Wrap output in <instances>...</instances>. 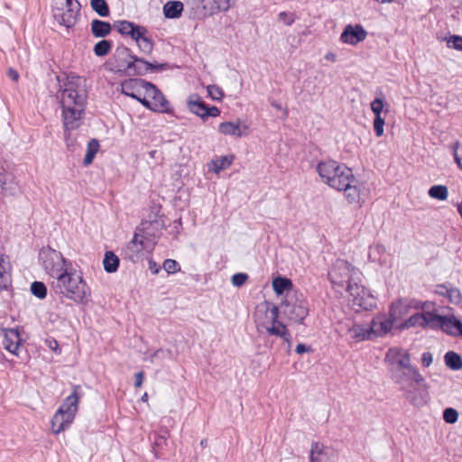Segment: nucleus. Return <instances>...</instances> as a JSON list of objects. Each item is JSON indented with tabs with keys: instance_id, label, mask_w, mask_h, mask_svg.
Here are the masks:
<instances>
[{
	"instance_id": "9b49d317",
	"label": "nucleus",
	"mask_w": 462,
	"mask_h": 462,
	"mask_svg": "<svg viewBox=\"0 0 462 462\" xmlns=\"http://www.w3.org/2000/svg\"><path fill=\"white\" fill-rule=\"evenodd\" d=\"M392 379L400 386V389H404V386L409 383L424 384L425 380L419 369L411 363L409 368H393Z\"/></svg>"
},
{
	"instance_id": "20e7f679",
	"label": "nucleus",
	"mask_w": 462,
	"mask_h": 462,
	"mask_svg": "<svg viewBox=\"0 0 462 462\" xmlns=\"http://www.w3.org/2000/svg\"><path fill=\"white\" fill-rule=\"evenodd\" d=\"M79 79L80 78L79 76L71 73L66 77V81L63 82L64 88H61V85H60V90L61 91V108L86 106L88 96L86 92H79Z\"/></svg>"
},
{
	"instance_id": "f03ea898",
	"label": "nucleus",
	"mask_w": 462,
	"mask_h": 462,
	"mask_svg": "<svg viewBox=\"0 0 462 462\" xmlns=\"http://www.w3.org/2000/svg\"><path fill=\"white\" fill-rule=\"evenodd\" d=\"M316 170L325 184L338 191H341V188L346 187L348 183L357 182L352 169L335 160L319 162Z\"/></svg>"
},
{
	"instance_id": "0eeeda50",
	"label": "nucleus",
	"mask_w": 462,
	"mask_h": 462,
	"mask_svg": "<svg viewBox=\"0 0 462 462\" xmlns=\"http://www.w3.org/2000/svg\"><path fill=\"white\" fill-rule=\"evenodd\" d=\"M82 395L81 386L79 384H74L72 386V393L64 399L61 405L56 411L57 418L61 414L66 418V424L61 422L60 430H67L73 423L79 410V400Z\"/></svg>"
},
{
	"instance_id": "c03bdc74",
	"label": "nucleus",
	"mask_w": 462,
	"mask_h": 462,
	"mask_svg": "<svg viewBox=\"0 0 462 462\" xmlns=\"http://www.w3.org/2000/svg\"><path fill=\"white\" fill-rule=\"evenodd\" d=\"M90 6L101 17H108L110 9L106 0H90Z\"/></svg>"
},
{
	"instance_id": "5701e85b",
	"label": "nucleus",
	"mask_w": 462,
	"mask_h": 462,
	"mask_svg": "<svg viewBox=\"0 0 462 462\" xmlns=\"http://www.w3.org/2000/svg\"><path fill=\"white\" fill-rule=\"evenodd\" d=\"M139 236L140 235L137 232L134 233L133 239L126 245L122 254L124 258L128 259L133 263L139 260L140 254L144 248L143 240H139Z\"/></svg>"
},
{
	"instance_id": "052dcab7",
	"label": "nucleus",
	"mask_w": 462,
	"mask_h": 462,
	"mask_svg": "<svg viewBox=\"0 0 462 462\" xmlns=\"http://www.w3.org/2000/svg\"><path fill=\"white\" fill-rule=\"evenodd\" d=\"M55 6L68 8H81V5L78 0H54Z\"/></svg>"
},
{
	"instance_id": "4d7b16f0",
	"label": "nucleus",
	"mask_w": 462,
	"mask_h": 462,
	"mask_svg": "<svg viewBox=\"0 0 462 462\" xmlns=\"http://www.w3.org/2000/svg\"><path fill=\"white\" fill-rule=\"evenodd\" d=\"M161 205H153L151 207V212L149 214L148 220L150 224L159 223L160 219L163 217V215H161ZM145 223H147V221Z\"/></svg>"
},
{
	"instance_id": "b1692460",
	"label": "nucleus",
	"mask_w": 462,
	"mask_h": 462,
	"mask_svg": "<svg viewBox=\"0 0 462 462\" xmlns=\"http://www.w3.org/2000/svg\"><path fill=\"white\" fill-rule=\"evenodd\" d=\"M248 126L246 125H241L239 119L236 122L226 121L222 122L218 125V132L224 135H232L236 137H242L247 134L246 130Z\"/></svg>"
},
{
	"instance_id": "dca6fc26",
	"label": "nucleus",
	"mask_w": 462,
	"mask_h": 462,
	"mask_svg": "<svg viewBox=\"0 0 462 462\" xmlns=\"http://www.w3.org/2000/svg\"><path fill=\"white\" fill-rule=\"evenodd\" d=\"M85 106L62 107V120L65 131L75 130L81 125Z\"/></svg>"
},
{
	"instance_id": "bf43d9fd",
	"label": "nucleus",
	"mask_w": 462,
	"mask_h": 462,
	"mask_svg": "<svg viewBox=\"0 0 462 462\" xmlns=\"http://www.w3.org/2000/svg\"><path fill=\"white\" fill-rule=\"evenodd\" d=\"M248 278L249 276L245 273H236L232 275L231 282L235 287H241L245 283Z\"/></svg>"
},
{
	"instance_id": "72a5a7b5",
	"label": "nucleus",
	"mask_w": 462,
	"mask_h": 462,
	"mask_svg": "<svg viewBox=\"0 0 462 462\" xmlns=\"http://www.w3.org/2000/svg\"><path fill=\"white\" fill-rule=\"evenodd\" d=\"M119 257L113 251H106L103 259V267L107 273H114L118 270Z\"/></svg>"
},
{
	"instance_id": "4c0bfd02",
	"label": "nucleus",
	"mask_w": 462,
	"mask_h": 462,
	"mask_svg": "<svg viewBox=\"0 0 462 462\" xmlns=\"http://www.w3.org/2000/svg\"><path fill=\"white\" fill-rule=\"evenodd\" d=\"M99 147H100V145H99V142L97 139L93 138L88 143L87 152L83 159L84 166H88L93 162V161L96 157V154L97 153V152L99 150Z\"/></svg>"
},
{
	"instance_id": "603ef678",
	"label": "nucleus",
	"mask_w": 462,
	"mask_h": 462,
	"mask_svg": "<svg viewBox=\"0 0 462 462\" xmlns=\"http://www.w3.org/2000/svg\"><path fill=\"white\" fill-rule=\"evenodd\" d=\"M208 95L216 101H221L224 97V92L217 85H208L207 87Z\"/></svg>"
},
{
	"instance_id": "37998d69",
	"label": "nucleus",
	"mask_w": 462,
	"mask_h": 462,
	"mask_svg": "<svg viewBox=\"0 0 462 462\" xmlns=\"http://www.w3.org/2000/svg\"><path fill=\"white\" fill-rule=\"evenodd\" d=\"M234 3V0H208V9L212 15L219 12H226Z\"/></svg>"
},
{
	"instance_id": "8fccbe9b",
	"label": "nucleus",
	"mask_w": 462,
	"mask_h": 462,
	"mask_svg": "<svg viewBox=\"0 0 462 462\" xmlns=\"http://www.w3.org/2000/svg\"><path fill=\"white\" fill-rule=\"evenodd\" d=\"M448 300L451 304L458 305L462 302V293L457 287H450L448 291Z\"/></svg>"
},
{
	"instance_id": "7ed1b4c3",
	"label": "nucleus",
	"mask_w": 462,
	"mask_h": 462,
	"mask_svg": "<svg viewBox=\"0 0 462 462\" xmlns=\"http://www.w3.org/2000/svg\"><path fill=\"white\" fill-rule=\"evenodd\" d=\"M280 310L292 322L303 324L309 315V302L301 291H291L282 300Z\"/></svg>"
},
{
	"instance_id": "09e8293b",
	"label": "nucleus",
	"mask_w": 462,
	"mask_h": 462,
	"mask_svg": "<svg viewBox=\"0 0 462 462\" xmlns=\"http://www.w3.org/2000/svg\"><path fill=\"white\" fill-rule=\"evenodd\" d=\"M458 411L451 407L446 408L443 411V420L448 424H454L458 420Z\"/></svg>"
},
{
	"instance_id": "13d9d810",
	"label": "nucleus",
	"mask_w": 462,
	"mask_h": 462,
	"mask_svg": "<svg viewBox=\"0 0 462 462\" xmlns=\"http://www.w3.org/2000/svg\"><path fill=\"white\" fill-rule=\"evenodd\" d=\"M296 20V14L294 13H288L282 11L278 14V21L284 23L287 26H291Z\"/></svg>"
},
{
	"instance_id": "1a4fd4ad",
	"label": "nucleus",
	"mask_w": 462,
	"mask_h": 462,
	"mask_svg": "<svg viewBox=\"0 0 462 462\" xmlns=\"http://www.w3.org/2000/svg\"><path fill=\"white\" fill-rule=\"evenodd\" d=\"M266 304L270 305L268 302H266ZM266 313H269V316L267 317L271 319L270 325H263L267 333L270 336L280 337L288 344L289 346H291L292 343V337L287 327L279 320L280 308L274 304H271L270 308H266Z\"/></svg>"
},
{
	"instance_id": "393cba45",
	"label": "nucleus",
	"mask_w": 462,
	"mask_h": 462,
	"mask_svg": "<svg viewBox=\"0 0 462 462\" xmlns=\"http://www.w3.org/2000/svg\"><path fill=\"white\" fill-rule=\"evenodd\" d=\"M374 326H376V319H374L371 321V324L368 328H365L360 324H355L348 329V331L353 333L352 337L356 342L372 340L374 338Z\"/></svg>"
},
{
	"instance_id": "58836bf2",
	"label": "nucleus",
	"mask_w": 462,
	"mask_h": 462,
	"mask_svg": "<svg viewBox=\"0 0 462 462\" xmlns=\"http://www.w3.org/2000/svg\"><path fill=\"white\" fill-rule=\"evenodd\" d=\"M357 182L348 183L346 187H342L341 191L345 192L346 200L350 203H358L360 200V189L356 185Z\"/></svg>"
},
{
	"instance_id": "a18cd8bd",
	"label": "nucleus",
	"mask_w": 462,
	"mask_h": 462,
	"mask_svg": "<svg viewBox=\"0 0 462 462\" xmlns=\"http://www.w3.org/2000/svg\"><path fill=\"white\" fill-rule=\"evenodd\" d=\"M441 41L447 42V47L449 49L462 51V36L458 34H451L443 37Z\"/></svg>"
},
{
	"instance_id": "f257e3e1",
	"label": "nucleus",
	"mask_w": 462,
	"mask_h": 462,
	"mask_svg": "<svg viewBox=\"0 0 462 462\" xmlns=\"http://www.w3.org/2000/svg\"><path fill=\"white\" fill-rule=\"evenodd\" d=\"M56 293H60L77 304H86L90 296V289L82 276L64 270L57 276L56 284H52Z\"/></svg>"
},
{
	"instance_id": "4be33fe9",
	"label": "nucleus",
	"mask_w": 462,
	"mask_h": 462,
	"mask_svg": "<svg viewBox=\"0 0 462 462\" xmlns=\"http://www.w3.org/2000/svg\"><path fill=\"white\" fill-rule=\"evenodd\" d=\"M2 333L4 337L2 344L5 349L18 356V350L23 344L19 330L17 328H3Z\"/></svg>"
},
{
	"instance_id": "7c9ffc66",
	"label": "nucleus",
	"mask_w": 462,
	"mask_h": 462,
	"mask_svg": "<svg viewBox=\"0 0 462 462\" xmlns=\"http://www.w3.org/2000/svg\"><path fill=\"white\" fill-rule=\"evenodd\" d=\"M183 4L180 1H168L162 7L163 15L167 19H178L183 12Z\"/></svg>"
},
{
	"instance_id": "4468645a",
	"label": "nucleus",
	"mask_w": 462,
	"mask_h": 462,
	"mask_svg": "<svg viewBox=\"0 0 462 462\" xmlns=\"http://www.w3.org/2000/svg\"><path fill=\"white\" fill-rule=\"evenodd\" d=\"M0 187L5 196H14L18 191V183L6 162H0Z\"/></svg>"
},
{
	"instance_id": "6ab92c4d",
	"label": "nucleus",
	"mask_w": 462,
	"mask_h": 462,
	"mask_svg": "<svg viewBox=\"0 0 462 462\" xmlns=\"http://www.w3.org/2000/svg\"><path fill=\"white\" fill-rule=\"evenodd\" d=\"M147 88H152L150 81L141 78H130L121 83L122 94L133 99L137 98L141 89L147 91Z\"/></svg>"
},
{
	"instance_id": "423d86ee",
	"label": "nucleus",
	"mask_w": 462,
	"mask_h": 462,
	"mask_svg": "<svg viewBox=\"0 0 462 462\" xmlns=\"http://www.w3.org/2000/svg\"><path fill=\"white\" fill-rule=\"evenodd\" d=\"M358 270L355 268L350 263L343 259H337L332 264L328 277L329 282L334 285L340 288L347 289L349 284L356 283L355 282V275Z\"/></svg>"
},
{
	"instance_id": "ddd939ff",
	"label": "nucleus",
	"mask_w": 462,
	"mask_h": 462,
	"mask_svg": "<svg viewBox=\"0 0 462 462\" xmlns=\"http://www.w3.org/2000/svg\"><path fill=\"white\" fill-rule=\"evenodd\" d=\"M347 292L353 297V303L365 310H371L376 307V300L370 291L358 283L349 284Z\"/></svg>"
},
{
	"instance_id": "0e129e2a",
	"label": "nucleus",
	"mask_w": 462,
	"mask_h": 462,
	"mask_svg": "<svg viewBox=\"0 0 462 462\" xmlns=\"http://www.w3.org/2000/svg\"><path fill=\"white\" fill-rule=\"evenodd\" d=\"M9 275L5 269H0V288L5 290L8 287Z\"/></svg>"
},
{
	"instance_id": "e433bc0d",
	"label": "nucleus",
	"mask_w": 462,
	"mask_h": 462,
	"mask_svg": "<svg viewBox=\"0 0 462 462\" xmlns=\"http://www.w3.org/2000/svg\"><path fill=\"white\" fill-rule=\"evenodd\" d=\"M146 65L147 60L145 59L134 56L131 70L127 76L140 77L148 74Z\"/></svg>"
},
{
	"instance_id": "338daca9",
	"label": "nucleus",
	"mask_w": 462,
	"mask_h": 462,
	"mask_svg": "<svg viewBox=\"0 0 462 462\" xmlns=\"http://www.w3.org/2000/svg\"><path fill=\"white\" fill-rule=\"evenodd\" d=\"M323 450H324V446L322 444H320L319 442H317V441H313L311 443V448H310V455L315 456L316 453L320 455L323 453Z\"/></svg>"
},
{
	"instance_id": "680f3d73",
	"label": "nucleus",
	"mask_w": 462,
	"mask_h": 462,
	"mask_svg": "<svg viewBox=\"0 0 462 462\" xmlns=\"http://www.w3.org/2000/svg\"><path fill=\"white\" fill-rule=\"evenodd\" d=\"M452 150L455 162L462 171V145H460L458 142H456L452 146Z\"/></svg>"
},
{
	"instance_id": "864d4df0",
	"label": "nucleus",
	"mask_w": 462,
	"mask_h": 462,
	"mask_svg": "<svg viewBox=\"0 0 462 462\" xmlns=\"http://www.w3.org/2000/svg\"><path fill=\"white\" fill-rule=\"evenodd\" d=\"M385 120L382 116L377 115L374 119V131L376 137H381L384 133Z\"/></svg>"
},
{
	"instance_id": "e2e57ef3",
	"label": "nucleus",
	"mask_w": 462,
	"mask_h": 462,
	"mask_svg": "<svg viewBox=\"0 0 462 462\" xmlns=\"http://www.w3.org/2000/svg\"><path fill=\"white\" fill-rule=\"evenodd\" d=\"M168 436V430H164L162 434L155 435L153 445L156 448H162L164 446L167 445Z\"/></svg>"
},
{
	"instance_id": "2eb2a0df",
	"label": "nucleus",
	"mask_w": 462,
	"mask_h": 462,
	"mask_svg": "<svg viewBox=\"0 0 462 462\" xmlns=\"http://www.w3.org/2000/svg\"><path fill=\"white\" fill-rule=\"evenodd\" d=\"M367 32L361 24H347L345 26L341 35L340 42L352 46L357 45L365 40Z\"/></svg>"
},
{
	"instance_id": "774afa93",
	"label": "nucleus",
	"mask_w": 462,
	"mask_h": 462,
	"mask_svg": "<svg viewBox=\"0 0 462 462\" xmlns=\"http://www.w3.org/2000/svg\"><path fill=\"white\" fill-rule=\"evenodd\" d=\"M134 100L138 101L146 109L154 112L153 103L150 102L147 98L142 97L140 95H138L137 98H135Z\"/></svg>"
},
{
	"instance_id": "de8ad7c7",
	"label": "nucleus",
	"mask_w": 462,
	"mask_h": 462,
	"mask_svg": "<svg viewBox=\"0 0 462 462\" xmlns=\"http://www.w3.org/2000/svg\"><path fill=\"white\" fill-rule=\"evenodd\" d=\"M146 68L148 73H156L170 69L172 67L168 62L158 63L157 61L151 62L147 60Z\"/></svg>"
},
{
	"instance_id": "c9c22d12",
	"label": "nucleus",
	"mask_w": 462,
	"mask_h": 462,
	"mask_svg": "<svg viewBox=\"0 0 462 462\" xmlns=\"http://www.w3.org/2000/svg\"><path fill=\"white\" fill-rule=\"evenodd\" d=\"M444 362L446 366L452 371L462 369V356L454 351H448L445 354Z\"/></svg>"
},
{
	"instance_id": "bb28decb",
	"label": "nucleus",
	"mask_w": 462,
	"mask_h": 462,
	"mask_svg": "<svg viewBox=\"0 0 462 462\" xmlns=\"http://www.w3.org/2000/svg\"><path fill=\"white\" fill-rule=\"evenodd\" d=\"M148 33L147 28L143 26L138 32L139 35L134 36L133 39L136 42L140 51L146 55H150L154 48V42Z\"/></svg>"
},
{
	"instance_id": "79ce46f5",
	"label": "nucleus",
	"mask_w": 462,
	"mask_h": 462,
	"mask_svg": "<svg viewBox=\"0 0 462 462\" xmlns=\"http://www.w3.org/2000/svg\"><path fill=\"white\" fill-rule=\"evenodd\" d=\"M428 194L431 199L444 201L448 197V189L446 185H433L430 188Z\"/></svg>"
},
{
	"instance_id": "a211bd4d",
	"label": "nucleus",
	"mask_w": 462,
	"mask_h": 462,
	"mask_svg": "<svg viewBox=\"0 0 462 462\" xmlns=\"http://www.w3.org/2000/svg\"><path fill=\"white\" fill-rule=\"evenodd\" d=\"M150 85L152 88H147L145 93L153 99L154 112L173 115L174 110L163 93L153 83Z\"/></svg>"
},
{
	"instance_id": "ea45409f",
	"label": "nucleus",
	"mask_w": 462,
	"mask_h": 462,
	"mask_svg": "<svg viewBox=\"0 0 462 462\" xmlns=\"http://www.w3.org/2000/svg\"><path fill=\"white\" fill-rule=\"evenodd\" d=\"M234 158V155H225L217 158L216 160H212L211 164L213 167L211 168V171L215 173H219L221 171L228 168L232 164Z\"/></svg>"
},
{
	"instance_id": "a878e982",
	"label": "nucleus",
	"mask_w": 462,
	"mask_h": 462,
	"mask_svg": "<svg viewBox=\"0 0 462 462\" xmlns=\"http://www.w3.org/2000/svg\"><path fill=\"white\" fill-rule=\"evenodd\" d=\"M273 290L276 295H289L291 291H299L298 289L294 288L292 281L286 277L278 275L273 279L272 282Z\"/></svg>"
},
{
	"instance_id": "f8f14e48",
	"label": "nucleus",
	"mask_w": 462,
	"mask_h": 462,
	"mask_svg": "<svg viewBox=\"0 0 462 462\" xmlns=\"http://www.w3.org/2000/svg\"><path fill=\"white\" fill-rule=\"evenodd\" d=\"M429 384L424 380V384L409 383L404 389H400L403 393V397L415 407L425 405L429 399Z\"/></svg>"
},
{
	"instance_id": "c85d7f7f",
	"label": "nucleus",
	"mask_w": 462,
	"mask_h": 462,
	"mask_svg": "<svg viewBox=\"0 0 462 462\" xmlns=\"http://www.w3.org/2000/svg\"><path fill=\"white\" fill-rule=\"evenodd\" d=\"M394 304H392L389 310V318L386 319H376V326H374V338L383 337L387 334L393 328L395 321Z\"/></svg>"
},
{
	"instance_id": "69168bd1",
	"label": "nucleus",
	"mask_w": 462,
	"mask_h": 462,
	"mask_svg": "<svg viewBox=\"0 0 462 462\" xmlns=\"http://www.w3.org/2000/svg\"><path fill=\"white\" fill-rule=\"evenodd\" d=\"M433 362V356L430 352H423L421 355V365L423 367H429Z\"/></svg>"
},
{
	"instance_id": "39448f33",
	"label": "nucleus",
	"mask_w": 462,
	"mask_h": 462,
	"mask_svg": "<svg viewBox=\"0 0 462 462\" xmlns=\"http://www.w3.org/2000/svg\"><path fill=\"white\" fill-rule=\"evenodd\" d=\"M134 56L128 47L119 44L113 55L106 62V68L108 71L120 76H127L131 70Z\"/></svg>"
},
{
	"instance_id": "c756f323",
	"label": "nucleus",
	"mask_w": 462,
	"mask_h": 462,
	"mask_svg": "<svg viewBox=\"0 0 462 462\" xmlns=\"http://www.w3.org/2000/svg\"><path fill=\"white\" fill-rule=\"evenodd\" d=\"M114 26L106 21L93 19L90 23V31L95 38H105L108 36Z\"/></svg>"
},
{
	"instance_id": "412c9836",
	"label": "nucleus",
	"mask_w": 462,
	"mask_h": 462,
	"mask_svg": "<svg viewBox=\"0 0 462 462\" xmlns=\"http://www.w3.org/2000/svg\"><path fill=\"white\" fill-rule=\"evenodd\" d=\"M188 8V16L192 20H204L212 16V13L208 9V0H186Z\"/></svg>"
},
{
	"instance_id": "6e6d98bb",
	"label": "nucleus",
	"mask_w": 462,
	"mask_h": 462,
	"mask_svg": "<svg viewBox=\"0 0 462 462\" xmlns=\"http://www.w3.org/2000/svg\"><path fill=\"white\" fill-rule=\"evenodd\" d=\"M387 106L382 97H375L371 102V110L373 111L374 116L377 115L382 116V112L383 111L384 106Z\"/></svg>"
},
{
	"instance_id": "a19ab883",
	"label": "nucleus",
	"mask_w": 462,
	"mask_h": 462,
	"mask_svg": "<svg viewBox=\"0 0 462 462\" xmlns=\"http://www.w3.org/2000/svg\"><path fill=\"white\" fill-rule=\"evenodd\" d=\"M113 42L102 38L93 47V52L97 57H105L111 51Z\"/></svg>"
},
{
	"instance_id": "cd10ccee",
	"label": "nucleus",
	"mask_w": 462,
	"mask_h": 462,
	"mask_svg": "<svg viewBox=\"0 0 462 462\" xmlns=\"http://www.w3.org/2000/svg\"><path fill=\"white\" fill-rule=\"evenodd\" d=\"M114 28L123 36H129L134 39V36H138L139 31L143 25H139L134 22L127 20L116 21L113 23Z\"/></svg>"
},
{
	"instance_id": "5fc2aeb1",
	"label": "nucleus",
	"mask_w": 462,
	"mask_h": 462,
	"mask_svg": "<svg viewBox=\"0 0 462 462\" xmlns=\"http://www.w3.org/2000/svg\"><path fill=\"white\" fill-rule=\"evenodd\" d=\"M66 421V418L64 415H60L58 418H57V411L55 412V414L53 415L51 420V430H52V432L55 434V435H58L59 433H60L61 431H64L65 430H60V424L61 422H64L65 423Z\"/></svg>"
},
{
	"instance_id": "473e14b6",
	"label": "nucleus",
	"mask_w": 462,
	"mask_h": 462,
	"mask_svg": "<svg viewBox=\"0 0 462 462\" xmlns=\"http://www.w3.org/2000/svg\"><path fill=\"white\" fill-rule=\"evenodd\" d=\"M448 321L443 324L440 329L448 335L453 337H461L462 332V321L457 319L455 316H448Z\"/></svg>"
},
{
	"instance_id": "f704fd0d",
	"label": "nucleus",
	"mask_w": 462,
	"mask_h": 462,
	"mask_svg": "<svg viewBox=\"0 0 462 462\" xmlns=\"http://www.w3.org/2000/svg\"><path fill=\"white\" fill-rule=\"evenodd\" d=\"M426 315L425 310L421 312H417L411 315L408 319H406L402 324L399 326L400 329L409 328L413 327H421L426 328Z\"/></svg>"
},
{
	"instance_id": "aec40b11",
	"label": "nucleus",
	"mask_w": 462,
	"mask_h": 462,
	"mask_svg": "<svg viewBox=\"0 0 462 462\" xmlns=\"http://www.w3.org/2000/svg\"><path fill=\"white\" fill-rule=\"evenodd\" d=\"M53 17L59 24L63 25L67 28L73 27L78 20V16L80 12V8H68L65 9L60 6H53L52 9Z\"/></svg>"
},
{
	"instance_id": "3c124183",
	"label": "nucleus",
	"mask_w": 462,
	"mask_h": 462,
	"mask_svg": "<svg viewBox=\"0 0 462 462\" xmlns=\"http://www.w3.org/2000/svg\"><path fill=\"white\" fill-rule=\"evenodd\" d=\"M162 268L168 274H174L180 271V263L174 259H166L162 263Z\"/></svg>"
},
{
	"instance_id": "2f4dec72",
	"label": "nucleus",
	"mask_w": 462,
	"mask_h": 462,
	"mask_svg": "<svg viewBox=\"0 0 462 462\" xmlns=\"http://www.w3.org/2000/svg\"><path fill=\"white\" fill-rule=\"evenodd\" d=\"M425 315L426 328L432 329L441 328L443 324H446L445 322L449 320L448 316L439 314L434 309L432 310H425Z\"/></svg>"
},
{
	"instance_id": "f3484780",
	"label": "nucleus",
	"mask_w": 462,
	"mask_h": 462,
	"mask_svg": "<svg viewBox=\"0 0 462 462\" xmlns=\"http://www.w3.org/2000/svg\"><path fill=\"white\" fill-rule=\"evenodd\" d=\"M385 361L394 368H409L411 363V355L408 350L401 347H391L385 355Z\"/></svg>"
},
{
	"instance_id": "49530a36",
	"label": "nucleus",
	"mask_w": 462,
	"mask_h": 462,
	"mask_svg": "<svg viewBox=\"0 0 462 462\" xmlns=\"http://www.w3.org/2000/svg\"><path fill=\"white\" fill-rule=\"evenodd\" d=\"M30 291L33 296L40 300H43L47 297V286L42 282L35 281L32 282Z\"/></svg>"
},
{
	"instance_id": "9d476101",
	"label": "nucleus",
	"mask_w": 462,
	"mask_h": 462,
	"mask_svg": "<svg viewBox=\"0 0 462 462\" xmlns=\"http://www.w3.org/2000/svg\"><path fill=\"white\" fill-rule=\"evenodd\" d=\"M187 107L190 113L200 117L204 122L207 121L208 117L218 116L221 113L220 109L216 106H208L206 104L197 93L188 97Z\"/></svg>"
},
{
	"instance_id": "6e6552de",
	"label": "nucleus",
	"mask_w": 462,
	"mask_h": 462,
	"mask_svg": "<svg viewBox=\"0 0 462 462\" xmlns=\"http://www.w3.org/2000/svg\"><path fill=\"white\" fill-rule=\"evenodd\" d=\"M39 261L44 270L51 276L57 275L63 272L66 259L62 254L50 245L43 246L39 251Z\"/></svg>"
}]
</instances>
